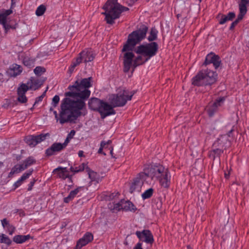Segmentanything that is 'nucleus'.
I'll return each instance as SVG.
<instances>
[{"mask_svg": "<svg viewBox=\"0 0 249 249\" xmlns=\"http://www.w3.org/2000/svg\"><path fill=\"white\" fill-rule=\"evenodd\" d=\"M46 91H47V89L43 93V94L41 96H40L36 98L34 105H35L36 104H37L39 102L41 101L42 100L43 98L45 96Z\"/></svg>", "mask_w": 249, "mask_h": 249, "instance_id": "49", "label": "nucleus"}, {"mask_svg": "<svg viewBox=\"0 0 249 249\" xmlns=\"http://www.w3.org/2000/svg\"><path fill=\"white\" fill-rule=\"evenodd\" d=\"M35 73L37 75H41L45 71V69L42 67L37 66L34 70Z\"/></svg>", "mask_w": 249, "mask_h": 249, "instance_id": "42", "label": "nucleus"}, {"mask_svg": "<svg viewBox=\"0 0 249 249\" xmlns=\"http://www.w3.org/2000/svg\"><path fill=\"white\" fill-rule=\"evenodd\" d=\"M154 190L152 188H149L146 190L142 195V197L143 199H148L151 197L153 194Z\"/></svg>", "mask_w": 249, "mask_h": 249, "instance_id": "38", "label": "nucleus"}, {"mask_svg": "<svg viewBox=\"0 0 249 249\" xmlns=\"http://www.w3.org/2000/svg\"><path fill=\"white\" fill-rule=\"evenodd\" d=\"M33 172V169H30L27 172L24 173L22 176L21 177L20 180H22L23 181L28 178L32 174Z\"/></svg>", "mask_w": 249, "mask_h": 249, "instance_id": "44", "label": "nucleus"}, {"mask_svg": "<svg viewBox=\"0 0 249 249\" xmlns=\"http://www.w3.org/2000/svg\"><path fill=\"white\" fill-rule=\"evenodd\" d=\"M221 63V60L220 57L211 52L206 55L202 66H207L211 64H213L215 69H217L220 66Z\"/></svg>", "mask_w": 249, "mask_h": 249, "instance_id": "12", "label": "nucleus"}, {"mask_svg": "<svg viewBox=\"0 0 249 249\" xmlns=\"http://www.w3.org/2000/svg\"><path fill=\"white\" fill-rule=\"evenodd\" d=\"M112 209L118 211L123 209L122 199L120 201L114 204V206Z\"/></svg>", "mask_w": 249, "mask_h": 249, "instance_id": "45", "label": "nucleus"}, {"mask_svg": "<svg viewBox=\"0 0 249 249\" xmlns=\"http://www.w3.org/2000/svg\"><path fill=\"white\" fill-rule=\"evenodd\" d=\"M88 244V243L82 238L78 241L76 247L74 249H81L82 247L86 246Z\"/></svg>", "mask_w": 249, "mask_h": 249, "instance_id": "41", "label": "nucleus"}, {"mask_svg": "<svg viewBox=\"0 0 249 249\" xmlns=\"http://www.w3.org/2000/svg\"><path fill=\"white\" fill-rule=\"evenodd\" d=\"M83 188V187H79L75 190L70 192L68 196L65 197L64 201L65 203H68Z\"/></svg>", "mask_w": 249, "mask_h": 249, "instance_id": "27", "label": "nucleus"}, {"mask_svg": "<svg viewBox=\"0 0 249 249\" xmlns=\"http://www.w3.org/2000/svg\"><path fill=\"white\" fill-rule=\"evenodd\" d=\"M95 56V53L90 49H86L83 51L78 54L76 60L72 62L70 68V71L72 72L74 68L83 61L85 63L92 61Z\"/></svg>", "mask_w": 249, "mask_h": 249, "instance_id": "7", "label": "nucleus"}, {"mask_svg": "<svg viewBox=\"0 0 249 249\" xmlns=\"http://www.w3.org/2000/svg\"><path fill=\"white\" fill-rule=\"evenodd\" d=\"M119 195L120 194L118 192H115L110 194L109 196V197L110 200H115L116 198L118 197Z\"/></svg>", "mask_w": 249, "mask_h": 249, "instance_id": "50", "label": "nucleus"}, {"mask_svg": "<svg viewBox=\"0 0 249 249\" xmlns=\"http://www.w3.org/2000/svg\"><path fill=\"white\" fill-rule=\"evenodd\" d=\"M224 100V97H220L214 103L209 104L208 108V113L209 116L212 117L214 113L217 110L218 107L221 106Z\"/></svg>", "mask_w": 249, "mask_h": 249, "instance_id": "18", "label": "nucleus"}, {"mask_svg": "<svg viewBox=\"0 0 249 249\" xmlns=\"http://www.w3.org/2000/svg\"><path fill=\"white\" fill-rule=\"evenodd\" d=\"M49 136V133L41 134L36 136L29 135L25 138V141L29 145L34 147L46 140L47 136Z\"/></svg>", "mask_w": 249, "mask_h": 249, "instance_id": "11", "label": "nucleus"}, {"mask_svg": "<svg viewBox=\"0 0 249 249\" xmlns=\"http://www.w3.org/2000/svg\"><path fill=\"white\" fill-rule=\"evenodd\" d=\"M63 149H64V148L61 143L54 142L51 147L46 150L45 153L47 156H51L57 152H60Z\"/></svg>", "mask_w": 249, "mask_h": 249, "instance_id": "20", "label": "nucleus"}, {"mask_svg": "<svg viewBox=\"0 0 249 249\" xmlns=\"http://www.w3.org/2000/svg\"><path fill=\"white\" fill-rule=\"evenodd\" d=\"M87 167V164L82 163L78 167H73L71 166L70 168V170L72 172L78 173L83 171L85 169H86Z\"/></svg>", "mask_w": 249, "mask_h": 249, "instance_id": "36", "label": "nucleus"}, {"mask_svg": "<svg viewBox=\"0 0 249 249\" xmlns=\"http://www.w3.org/2000/svg\"><path fill=\"white\" fill-rule=\"evenodd\" d=\"M158 33L157 30L155 27L152 28L151 29L150 35L148 37V40L149 41L155 40L157 38Z\"/></svg>", "mask_w": 249, "mask_h": 249, "instance_id": "34", "label": "nucleus"}, {"mask_svg": "<svg viewBox=\"0 0 249 249\" xmlns=\"http://www.w3.org/2000/svg\"><path fill=\"white\" fill-rule=\"evenodd\" d=\"M23 182V181L22 180H20V178H19L14 184V189H16L19 186H20Z\"/></svg>", "mask_w": 249, "mask_h": 249, "instance_id": "52", "label": "nucleus"}, {"mask_svg": "<svg viewBox=\"0 0 249 249\" xmlns=\"http://www.w3.org/2000/svg\"><path fill=\"white\" fill-rule=\"evenodd\" d=\"M28 88V89H38L41 85L40 83L39 80L34 79L31 78L26 84Z\"/></svg>", "mask_w": 249, "mask_h": 249, "instance_id": "29", "label": "nucleus"}, {"mask_svg": "<svg viewBox=\"0 0 249 249\" xmlns=\"http://www.w3.org/2000/svg\"><path fill=\"white\" fill-rule=\"evenodd\" d=\"M110 145V144H109V145H105V147H104V149H110V148H111V146Z\"/></svg>", "mask_w": 249, "mask_h": 249, "instance_id": "61", "label": "nucleus"}, {"mask_svg": "<svg viewBox=\"0 0 249 249\" xmlns=\"http://www.w3.org/2000/svg\"><path fill=\"white\" fill-rule=\"evenodd\" d=\"M166 168L161 165L149 166L144 169L143 172L146 174L147 178L151 177L152 178L159 177L160 175L165 171ZM164 173V172H163ZM166 177V173L164 172Z\"/></svg>", "mask_w": 249, "mask_h": 249, "instance_id": "8", "label": "nucleus"}, {"mask_svg": "<svg viewBox=\"0 0 249 249\" xmlns=\"http://www.w3.org/2000/svg\"><path fill=\"white\" fill-rule=\"evenodd\" d=\"M238 23L236 20L232 22L230 27V29L232 30Z\"/></svg>", "mask_w": 249, "mask_h": 249, "instance_id": "59", "label": "nucleus"}, {"mask_svg": "<svg viewBox=\"0 0 249 249\" xmlns=\"http://www.w3.org/2000/svg\"><path fill=\"white\" fill-rule=\"evenodd\" d=\"M1 222L2 226L4 228L5 227L7 228V227L8 226V224H10L9 222L6 218H4L2 220H1Z\"/></svg>", "mask_w": 249, "mask_h": 249, "instance_id": "53", "label": "nucleus"}, {"mask_svg": "<svg viewBox=\"0 0 249 249\" xmlns=\"http://www.w3.org/2000/svg\"><path fill=\"white\" fill-rule=\"evenodd\" d=\"M92 78L89 77L76 80L73 85L69 86L70 91L65 93L66 97L61 105L59 122H74L82 115L81 110L86 108L85 101L89 97V89L92 86Z\"/></svg>", "mask_w": 249, "mask_h": 249, "instance_id": "1", "label": "nucleus"}, {"mask_svg": "<svg viewBox=\"0 0 249 249\" xmlns=\"http://www.w3.org/2000/svg\"><path fill=\"white\" fill-rule=\"evenodd\" d=\"M105 12L102 14L105 16V20L107 23L113 24L114 20L118 18L122 12L129 10L117 2V0H108L103 6Z\"/></svg>", "mask_w": 249, "mask_h": 249, "instance_id": "3", "label": "nucleus"}, {"mask_svg": "<svg viewBox=\"0 0 249 249\" xmlns=\"http://www.w3.org/2000/svg\"><path fill=\"white\" fill-rule=\"evenodd\" d=\"M215 71L206 68L202 69L192 79V83L196 86H208L214 84L217 80Z\"/></svg>", "mask_w": 249, "mask_h": 249, "instance_id": "4", "label": "nucleus"}, {"mask_svg": "<svg viewBox=\"0 0 249 249\" xmlns=\"http://www.w3.org/2000/svg\"><path fill=\"white\" fill-rule=\"evenodd\" d=\"M82 238L89 243L93 240V236L92 233L87 232L85 234Z\"/></svg>", "mask_w": 249, "mask_h": 249, "instance_id": "43", "label": "nucleus"}, {"mask_svg": "<svg viewBox=\"0 0 249 249\" xmlns=\"http://www.w3.org/2000/svg\"><path fill=\"white\" fill-rule=\"evenodd\" d=\"M12 13V10H11V9H10L8 10H5L3 11L1 14L3 15L4 16H5V17L7 18V16L11 14Z\"/></svg>", "mask_w": 249, "mask_h": 249, "instance_id": "51", "label": "nucleus"}, {"mask_svg": "<svg viewBox=\"0 0 249 249\" xmlns=\"http://www.w3.org/2000/svg\"><path fill=\"white\" fill-rule=\"evenodd\" d=\"M2 26L6 32H7L8 30H9L10 29L12 28L11 26L7 24L6 23L3 24Z\"/></svg>", "mask_w": 249, "mask_h": 249, "instance_id": "57", "label": "nucleus"}, {"mask_svg": "<svg viewBox=\"0 0 249 249\" xmlns=\"http://www.w3.org/2000/svg\"><path fill=\"white\" fill-rule=\"evenodd\" d=\"M75 134V131L74 130H71L70 132L68 134L67 137L71 139H72L73 136Z\"/></svg>", "mask_w": 249, "mask_h": 249, "instance_id": "56", "label": "nucleus"}, {"mask_svg": "<svg viewBox=\"0 0 249 249\" xmlns=\"http://www.w3.org/2000/svg\"><path fill=\"white\" fill-rule=\"evenodd\" d=\"M9 70L10 74L15 77L22 72V69L20 65L14 64L10 66Z\"/></svg>", "mask_w": 249, "mask_h": 249, "instance_id": "24", "label": "nucleus"}, {"mask_svg": "<svg viewBox=\"0 0 249 249\" xmlns=\"http://www.w3.org/2000/svg\"><path fill=\"white\" fill-rule=\"evenodd\" d=\"M23 170H24L21 164H17L12 168L9 173L8 178H11L14 174L20 173Z\"/></svg>", "mask_w": 249, "mask_h": 249, "instance_id": "30", "label": "nucleus"}, {"mask_svg": "<svg viewBox=\"0 0 249 249\" xmlns=\"http://www.w3.org/2000/svg\"><path fill=\"white\" fill-rule=\"evenodd\" d=\"M142 246V243L141 242H139L136 245V246L134 248V249H143Z\"/></svg>", "mask_w": 249, "mask_h": 249, "instance_id": "58", "label": "nucleus"}, {"mask_svg": "<svg viewBox=\"0 0 249 249\" xmlns=\"http://www.w3.org/2000/svg\"><path fill=\"white\" fill-rule=\"evenodd\" d=\"M219 148H216L213 149L210 152V156H212L213 160L216 157H219V156L223 153V151Z\"/></svg>", "mask_w": 249, "mask_h": 249, "instance_id": "37", "label": "nucleus"}, {"mask_svg": "<svg viewBox=\"0 0 249 249\" xmlns=\"http://www.w3.org/2000/svg\"><path fill=\"white\" fill-rule=\"evenodd\" d=\"M147 178L144 172L139 173L134 178L133 182L130 187V191L132 193L137 191H141V188L143 184V182Z\"/></svg>", "mask_w": 249, "mask_h": 249, "instance_id": "9", "label": "nucleus"}, {"mask_svg": "<svg viewBox=\"0 0 249 249\" xmlns=\"http://www.w3.org/2000/svg\"><path fill=\"white\" fill-rule=\"evenodd\" d=\"M103 101L97 98H91L88 102L89 108L98 112Z\"/></svg>", "mask_w": 249, "mask_h": 249, "instance_id": "23", "label": "nucleus"}, {"mask_svg": "<svg viewBox=\"0 0 249 249\" xmlns=\"http://www.w3.org/2000/svg\"><path fill=\"white\" fill-rule=\"evenodd\" d=\"M0 243L6 244L10 246L12 243L11 239L5 234L3 233L0 234Z\"/></svg>", "mask_w": 249, "mask_h": 249, "instance_id": "35", "label": "nucleus"}, {"mask_svg": "<svg viewBox=\"0 0 249 249\" xmlns=\"http://www.w3.org/2000/svg\"><path fill=\"white\" fill-rule=\"evenodd\" d=\"M35 160L32 157H29L25 160H24L22 164H21L24 170L27 169L28 167L33 165L35 163Z\"/></svg>", "mask_w": 249, "mask_h": 249, "instance_id": "33", "label": "nucleus"}, {"mask_svg": "<svg viewBox=\"0 0 249 249\" xmlns=\"http://www.w3.org/2000/svg\"><path fill=\"white\" fill-rule=\"evenodd\" d=\"M114 107L111 104L109 105L107 102L103 101L98 111L101 115V118L104 119L107 116L114 115L116 112L113 109Z\"/></svg>", "mask_w": 249, "mask_h": 249, "instance_id": "13", "label": "nucleus"}, {"mask_svg": "<svg viewBox=\"0 0 249 249\" xmlns=\"http://www.w3.org/2000/svg\"><path fill=\"white\" fill-rule=\"evenodd\" d=\"M233 129H231L227 134L221 135L213 144V146L215 147H227V144L230 143V139L232 136V132Z\"/></svg>", "mask_w": 249, "mask_h": 249, "instance_id": "10", "label": "nucleus"}, {"mask_svg": "<svg viewBox=\"0 0 249 249\" xmlns=\"http://www.w3.org/2000/svg\"><path fill=\"white\" fill-rule=\"evenodd\" d=\"M35 59L25 56L23 59V64L28 68H31L35 66Z\"/></svg>", "mask_w": 249, "mask_h": 249, "instance_id": "32", "label": "nucleus"}, {"mask_svg": "<svg viewBox=\"0 0 249 249\" xmlns=\"http://www.w3.org/2000/svg\"><path fill=\"white\" fill-rule=\"evenodd\" d=\"M164 172L166 173V177L164 173H162L161 175H160L159 177H157L156 178L159 180L160 185L164 188H168L170 186L171 182V175L170 173L167 168H166Z\"/></svg>", "mask_w": 249, "mask_h": 249, "instance_id": "16", "label": "nucleus"}, {"mask_svg": "<svg viewBox=\"0 0 249 249\" xmlns=\"http://www.w3.org/2000/svg\"><path fill=\"white\" fill-rule=\"evenodd\" d=\"M59 100L60 98L58 95H56L53 97L52 104L54 107L57 106L59 102Z\"/></svg>", "mask_w": 249, "mask_h": 249, "instance_id": "46", "label": "nucleus"}, {"mask_svg": "<svg viewBox=\"0 0 249 249\" xmlns=\"http://www.w3.org/2000/svg\"><path fill=\"white\" fill-rule=\"evenodd\" d=\"M114 107L111 104L109 105L107 102L103 101L98 111L101 115V118L104 119L107 116L114 115L116 112L113 109Z\"/></svg>", "mask_w": 249, "mask_h": 249, "instance_id": "14", "label": "nucleus"}, {"mask_svg": "<svg viewBox=\"0 0 249 249\" xmlns=\"http://www.w3.org/2000/svg\"><path fill=\"white\" fill-rule=\"evenodd\" d=\"M109 150H110V154H111L112 157H113V148L111 147V148H110V149H109Z\"/></svg>", "mask_w": 249, "mask_h": 249, "instance_id": "62", "label": "nucleus"}, {"mask_svg": "<svg viewBox=\"0 0 249 249\" xmlns=\"http://www.w3.org/2000/svg\"><path fill=\"white\" fill-rule=\"evenodd\" d=\"M7 18L5 16L0 13V23L2 25L6 23Z\"/></svg>", "mask_w": 249, "mask_h": 249, "instance_id": "48", "label": "nucleus"}, {"mask_svg": "<svg viewBox=\"0 0 249 249\" xmlns=\"http://www.w3.org/2000/svg\"><path fill=\"white\" fill-rule=\"evenodd\" d=\"M7 230L8 231V233L10 235H12L15 231V227L13 225L8 224V226L7 227Z\"/></svg>", "mask_w": 249, "mask_h": 249, "instance_id": "47", "label": "nucleus"}, {"mask_svg": "<svg viewBox=\"0 0 249 249\" xmlns=\"http://www.w3.org/2000/svg\"><path fill=\"white\" fill-rule=\"evenodd\" d=\"M123 210L126 211H133L135 212L137 208L134 204L129 201H125L122 199Z\"/></svg>", "mask_w": 249, "mask_h": 249, "instance_id": "25", "label": "nucleus"}, {"mask_svg": "<svg viewBox=\"0 0 249 249\" xmlns=\"http://www.w3.org/2000/svg\"><path fill=\"white\" fill-rule=\"evenodd\" d=\"M235 17L234 12H229L227 15H222L219 23L220 24H224L228 21L232 20Z\"/></svg>", "mask_w": 249, "mask_h": 249, "instance_id": "26", "label": "nucleus"}, {"mask_svg": "<svg viewBox=\"0 0 249 249\" xmlns=\"http://www.w3.org/2000/svg\"><path fill=\"white\" fill-rule=\"evenodd\" d=\"M71 139L69 138H68V137H67L65 142L64 143H61V144L62 145V146H63V147L65 148L67 145H68V144L69 143L70 140Z\"/></svg>", "mask_w": 249, "mask_h": 249, "instance_id": "55", "label": "nucleus"}, {"mask_svg": "<svg viewBox=\"0 0 249 249\" xmlns=\"http://www.w3.org/2000/svg\"><path fill=\"white\" fill-rule=\"evenodd\" d=\"M134 56V54L130 52H126L124 54V72H128L132 64V60Z\"/></svg>", "mask_w": 249, "mask_h": 249, "instance_id": "19", "label": "nucleus"}, {"mask_svg": "<svg viewBox=\"0 0 249 249\" xmlns=\"http://www.w3.org/2000/svg\"><path fill=\"white\" fill-rule=\"evenodd\" d=\"M148 27L142 26L129 35L126 43L124 45L123 52L132 51L135 46L145 37Z\"/></svg>", "mask_w": 249, "mask_h": 249, "instance_id": "5", "label": "nucleus"}, {"mask_svg": "<svg viewBox=\"0 0 249 249\" xmlns=\"http://www.w3.org/2000/svg\"><path fill=\"white\" fill-rule=\"evenodd\" d=\"M53 173L57 175V176L63 179L68 178L70 182H72V178L69 175L68 171L66 167H59L53 170Z\"/></svg>", "mask_w": 249, "mask_h": 249, "instance_id": "17", "label": "nucleus"}, {"mask_svg": "<svg viewBox=\"0 0 249 249\" xmlns=\"http://www.w3.org/2000/svg\"><path fill=\"white\" fill-rule=\"evenodd\" d=\"M53 114L55 115V118H56L57 117V113L56 111H53Z\"/></svg>", "mask_w": 249, "mask_h": 249, "instance_id": "64", "label": "nucleus"}, {"mask_svg": "<svg viewBox=\"0 0 249 249\" xmlns=\"http://www.w3.org/2000/svg\"><path fill=\"white\" fill-rule=\"evenodd\" d=\"M136 234L141 241L150 244L154 242L153 235L149 230H144L142 231H137Z\"/></svg>", "mask_w": 249, "mask_h": 249, "instance_id": "15", "label": "nucleus"}, {"mask_svg": "<svg viewBox=\"0 0 249 249\" xmlns=\"http://www.w3.org/2000/svg\"><path fill=\"white\" fill-rule=\"evenodd\" d=\"M31 238L29 234L26 235H17L14 237L13 241L17 244H22Z\"/></svg>", "mask_w": 249, "mask_h": 249, "instance_id": "28", "label": "nucleus"}, {"mask_svg": "<svg viewBox=\"0 0 249 249\" xmlns=\"http://www.w3.org/2000/svg\"><path fill=\"white\" fill-rule=\"evenodd\" d=\"M249 3V0H240L239 3L240 13L235 20L238 23L242 20L244 15L246 14L247 9V6Z\"/></svg>", "mask_w": 249, "mask_h": 249, "instance_id": "21", "label": "nucleus"}, {"mask_svg": "<svg viewBox=\"0 0 249 249\" xmlns=\"http://www.w3.org/2000/svg\"><path fill=\"white\" fill-rule=\"evenodd\" d=\"M78 155L79 157H85V155H84V151L82 150L79 151Z\"/></svg>", "mask_w": 249, "mask_h": 249, "instance_id": "60", "label": "nucleus"}, {"mask_svg": "<svg viewBox=\"0 0 249 249\" xmlns=\"http://www.w3.org/2000/svg\"><path fill=\"white\" fill-rule=\"evenodd\" d=\"M229 173L227 174V173H225V177L226 178H229Z\"/></svg>", "mask_w": 249, "mask_h": 249, "instance_id": "63", "label": "nucleus"}, {"mask_svg": "<svg viewBox=\"0 0 249 249\" xmlns=\"http://www.w3.org/2000/svg\"><path fill=\"white\" fill-rule=\"evenodd\" d=\"M134 93V91H129L126 89H122L117 94H112L109 96L110 104L115 107H123L127 101L131 100Z\"/></svg>", "mask_w": 249, "mask_h": 249, "instance_id": "6", "label": "nucleus"}, {"mask_svg": "<svg viewBox=\"0 0 249 249\" xmlns=\"http://www.w3.org/2000/svg\"><path fill=\"white\" fill-rule=\"evenodd\" d=\"M158 50V45L155 42L141 45L134 50V52L141 54L142 56H138L134 60V67L143 64L147 61L151 57L155 56Z\"/></svg>", "mask_w": 249, "mask_h": 249, "instance_id": "2", "label": "nucleus"}, {"mask_svg": "<svg viewBox=\"0 0 249 249\" xmlns=\"http://www.w3.org/2000/svg\"><path fill=\"white\" fill-rule=\"evenodd\" d=\"M111 143V140H108L107 142L103 141L101 142L100 143V147L99 148L98 153L99 154H103L104 155H106V154L103 152V150L104 149V147H105V145H109V144Z\"/></svg>", "mask_w": 249, "mask_h": 249, "instance_id": "39", "label": "nucleus"}, {"mask_svg": "<svg viewBox=\"0 0 249 249\" xmlns=\"http://www.w3.org/2000/svg\"><path fill=\"white\" fill-rule=\"evenodd\" d=\"M86 170L88 173L89 178L92 181H96V182H98L100 178L97 173L93 171H91L90 169L88 167L86 168Z\"/></svg>", "mask_w": 249, "mask_h": 249, "instance_id": "31", "label": "nucleus"}, {"mask_svg": "<svg viewBox=\"0 0 249 249\" xmlns=\"http://www.w3.org/2000/svg\"><path fill=\"white\" fill-rule=\"evenodd\" d=\"M46 10L45 6L42 4L39 6L36 11V14L37 16H41L43 15Z\"/></svg>", "mask_w": 249, "mask_h": 249, "instance_id": "40", "label": "nucleus"}, {"mask_svg": "<svg viewBox=\"0 0 249 249\" xmlns=\"http://www.w3.org/2000/svg\"><path fill=\"white\" fill-rule=\"evenodd\" d=\"M36 182L35 179H33L31 181L28 185V191H31L32 189L33 186L34 185Z\"/></svg>", "mask_w": 249, "mask_h": 249, "instance_id": "54", "label": "nucleus"}, {"mask_svg": "<svg viewBox=\"0 0 249 249\" xmlns=\"http://www.w3.org/2000/svg\"><path fill=\"white\" fill-rule=\"evenodd\" d=\"M28 90V88L25 84H22L18 89V100L21 103H26L27 99L25 96V93Z\"/></svg>", "mask_w": 249, "mask_h": 249, "instance_id": "22", "label": "nucleus"}]
</instances>
